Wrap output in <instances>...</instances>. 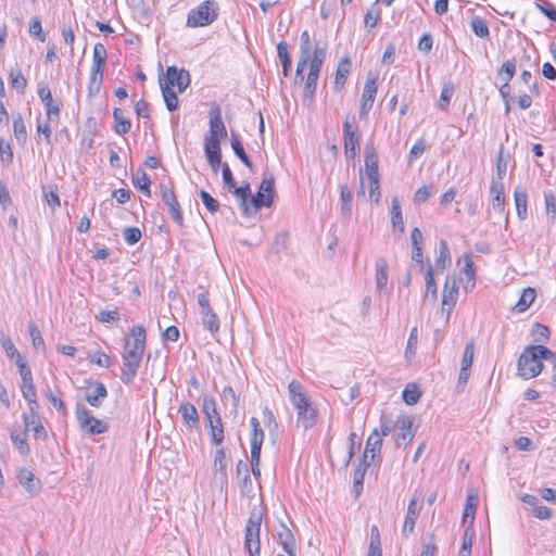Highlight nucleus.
I'll use <instances>...</instances> for the list:
<instances>
[{
    "instance_id": "1",
    "label": "nucleus",
    "mask_w": 556,
    "mask_h": 556,
    "mask_svg": "<svg viewBox=\"0 0 556 556\" xmlns=\"http://www.w3.org/2000/svg\"><path fill=\"white\" fill-rule=\"evenodd\" d=\"M146 341L147 331L141 325L132 326L124 339L121 369V380L124 384L132 383L136 378L146 351Z\"/></svg>"
},
{
    "instance_id": "2",
    "label": "nucleus",
    "mask_w": 556,
    "mask_h": 556,
    "mask_svg": "<svg viewBox=\"0 0 556 556\" xmlns=\"http://www.w3.org/2000/svg\"><path fill=\"white\" fill-rule=\"evenodd\" d=\"M289 400L296 412V421L305 430L313 428L317 420V409L314 407L305 388L298 380L288 386Z\"/></svg>"
},
{
    "instance_id": "3",
    "label": "nucleus",
    "mask_w": 556,
    "mask_h": 556,
    "mask_svg": "<svg viewBox=\"0 0 556 556\" xmlns=\"http://www.w3.org/2000/svg\"><path fill=\"white\" fill-rule=\"evenodd\" d=\"M555 358V352L544 345H529L519 356L517 370L523 379H532L543 370L542 359Z\"/></svg>"
},
{
    "instance_id": "4",
    "label": "nucleus",
    "mask_w": 556,
    "mask_h": 556,
    "mask_svg": "<svg viewBox=\"0 0 556 556\" xmlns=\"http://www.w3.org/2000/svg\"><path fill=\"white\" fill-rule=\"evenodd\" d=\"M245 216L255 214L261 207H269L273 204L275 188L274 178H264L256 194L252 195L251 188L245 182Z\"/></svg>"
},
{
    "instance_id": "5",
    "label": "nucleus",
    "mask_w": 556,
    "mask_h": 556,
    "mask_svg": "<svg viewBox=\"0 0 556 556\" xmlns=\"http://www.w3.org/2000/svg\"><path fill=\"white\" fill-rule=\"evenodd\" d=\"M263 515L264 507L261 504H254L245 526V548L250 556H260V530Z\"/></svg>"
},
{
    "instance_id": "6",
    "label": "nucleus",
    "mask_w": 556,
    "mask_h": 556,
    "mask_svg": "<svg viewBox=\"0 0 556 556\" xmlns=\"http://www.w3.org/2000/svg\"><path fill=\"white\" fill-rule=\"evenodd\" d=\"M202 413L207 420L213 443L215 445L220 444L224 440V429L220 416L216 410L215 401L212 396L205 395L203 397Z\"/></svg>"
},
{
    "instance_id": "7",
    "label": "nucleus",
    "mask_w": 556,
    "mask_h": 556,
    "mask_svg": "<svg viewBox=\"0 0 556 556\" xmlns=\"http://www.w3.org/2000/svg\"><path fill=\"white\" fill-rule=\"evenodd\" d=\"M250 425L252 428V432L250 435L251 469L255 477H260L261 470H260L258 465H260V458H261V448H262V445L264 442L265 434H264V431L261 427L258 419H256L255 417L251 418Z\"/></svg>"
},
{
    "instance_id": "8",
    "label": "nucleus",
    "mask_w": 556,
    "mask_h": 556,
    "mask_svg": "<svg viewBox=\"0 0 556 556\" xmlns=\"http://www.w3.org/2000/svg\"><path fill=\"white\" fill-rule=\"evenodd\" d=\"M75 414L80 429L90 435L102 434L109 429L105 422L93 417L83 404L76 405Z\"/></svg>"
},
{
    "instance_id": "9",
    "label": "nucleus",
    "mask_w": 556,
    "mask_h": 556,
    "mask_svg": "<svg viewBox=\"0 0 556 556\" xmlns=\"http://www.w3.org/2000/svg\"><path fill=\"white\" fill-rule=\"evenodd\" d=\"M217 17L213 9V2L204 1L188 13L187 25L190 27L207 26Z\"/></svg>"
},
{
    "instance_id": "10",
    "label": "nucleus",
    "mask_w": 556,
    "mask_h": 556,
    "mask_svg": "<svg viewBox=\"0 0 556 556\" xmlns=\"http://www.w3.org/2000/svg\"><path fill=\"white\" fill-rule=\"evenodd\" d=\"M344 153L346 159H354L359 148L361 136L355 118H345L343 123Z\"/></svg>"
},
{
    "instance_id": "11",
    "label": "nucleus",
    "mask_w": 556,
    "mask_h": 556,
    "mask_svg": "<svg viewBox=\"0 0 556 556\" xmlns=\"http://www.w3.org/2000/svg\"><path fill=\"white\" fill-rule=\"evenodd\" d=\"M190 81L189 72L184 68L178 70L176 66H168L165 76L159 80L160 85L166 84L169 88L177 87L179 92H184L189 87Z\"/></svg>"
},
{
    "instance_id": "12",
    "label": "nucleus",
    "mask_w": 556,
    "mask_h": 556,
    "mask_svg": "<svg viewBox=\"0 0 556 556\" xmlns=\"http://www.w3.org/2000/svg\"><path fill=\"white\" fill-rule=\"evenodd\" d=\"M422 508V496L419 494L418 496L414 495L408 503L407 513L404 519V523L402 526V536L408 538L415 529L416 521L419 517V514Z\"/></svg>"
},
{
    "instance_id": "13",
    "label": "nucleus",
    "mask_w": 556,
    "mask_h": 556,
    "mask_svg": "<svg viewBox=\"0 0 556 556\" xmlns=\"http://www.w3.org/2000/svg\"><path fill=\"white\" fill-rule=\"evenodd\" d=\"M161 198L168 207L172 219L179 226L184 223L182 212L172 187L161 184Z\"/></svg>"
},
{
    "instance_id": "14",
    "label": "nucleus",
    "mask_w": 556,
    "mask_h": 556,
    "mask_svg": "<svg viewBox=\"0 0 556 556\" xmlns=\"http://www.w3.org/2000/svg\"><path fill=\"white\" fill-rule=\"evenodd\" d=\"M37 93L46 108L48 121H58L60 117L61 103L53 101L48 85L43 83L39 84Z\"/></svg>"
},
{
    "instance_id": "15",
    "label": "nucleus",
    "mask_w": 556,
    "mask_h": 556,
    "mask_svg": "<svg viewBox=\"0 0 556 556\" xmlns=\"http://www.w3.org/2000/svg\"><path fill=\"white\" fill-rule=\"evenodd\" d=\"M301 49H300V58L296 66L295 73V81H304V70L306 68L309 61V51H311V37L307 30L302 31L301 34Z\"/></svg>"
},
{
    "instance_id": "16",
    "label": "nucleus",
    "mask_w": 556,
    "mask_h": 556,
    "mask_svg": "<svg viewBox=\"0 0 556 556\" xmlns=\"http://www.w3.org/2000/svg\"><path fill=\"white\" fill-rule=\"evenodd\" d=\"M204 152L214 172H217L222 164L220 139L205 136Z\"/></svg>"
},
{
    "instance_id": "17",
    "label": "nucleus",
    "mask_w": 556,
    "mask_h": 556,
    "mask_svg": "<svg viewBox=\"0 0 556 556\" xmlns=\"http://www.w3.org/2000/svg\"><path fill=\"white\" fill-rule=\"evenodd\" d=\"M22 419L27 430L34 432L36 439H46L47 432L40 420L38 409L23 413Z\"/></svg>"
},
{
    "instance_id": "18",
    "label": "nucleus",
    "mask_w": 556,
    "mask_h": 556,
    "mask_svg": "<svg viewBox=\"0 0 556 556\" xmlns=\"http://www.w3.org/2000/svg\"><path fill=\"white\" fill-rule=\"evenodd\" d=\"M475 355V343L473 341H469L466 343L463 357H462V367L458 376V383L466 384L470 377V368L472 366Z\"/></svg>"
},
{
    "instance_id": "19",
    "label": "nucleus",
    "mask_w": 556,
    "mask_h": 556,
    "mask_svg": "<svg viewBox=\"0 0 556 556\" xmlns=\"http://www.w3.org/2000/svg\"><path fill=\"white\" fill-rule=\"evenodd\" d=\"M227 136L226 127L222 119L219 106L214 105L210 111V131L207 137L223 139Z\"/></svg>"
},
{
    "instance_id": "20",
    "label": "nucleus",
    "mask_w": 556,
    "mask_h": 556,
    "mask_svg": "<svg viewBox=\"0 0 556 556\" xmlns=\"http://www.w3.org/2000/svg\"><path fill=\"white\" fill-rule=\"evenodd\" d=\"M106 397L108 389L104 383L94 381L87 388L85 399L89 405L100 407Z\"/></svg>"
},
{
    "instance_id": "21",
    "label": "nucleus",
    "mask_w": 556,
    "mask_h": 556,
    "mask_svg": "<svg viewBox=\"0 0 556 556\" xmlns=\"http://www.w3.org/2000/svg\"><path fill=\"white\" fill-rule=\"evenodd\" d=\"M18 483L30 494L36 495L41 489V483L33 471L26 468H22L17 472Z\"/></svg>"
},
{
    "instance_id": "22",
    "label": "nucleus",
    "mask_w": 556,
    "mask_h": 556,
    "mask_svg": "<svg viewBox=\"0 0 556 556\" xmlns=\"http://www.w3.org/2000/svg\"><path fill=\"white\" fill-rule=\"evenodd\" d=\"M222 165V176L223 181L226 187H228L229 191H232L237 197L238 204L241 208H243V186L237 187L231 169L227 163Z\"/></svg>"
},
{
    "instance_id": "23",
    "label": "nucleus",
    "mask_w": 556,
    "mask_h": 556,
    "mask_svg": "<svg viewBox=\"0 0 556 556\" xmlns=\"http://www.w3.org/2000/svg\"><path fill=\"white\" fill-rule=\"evenodd\" d=\"M351 68L352 63L349 56H344L339 61L333 81L334 91H341L343 89L351 73Z\"/></svg>"
},
{
    "instance_id": "24",
    "label": "nucleus",
    "mask_w": 556,
    "mask_h": 556,
    "mask_svg": "<svg viewBox=\"0 0 556 556\" xmlns=\"http://www.w3.org/2000/svg\"><path fill=\"white\" fill-rule=\"evenodd\" d=\"M413 421L409 417H399L395 421V427L399 429L396 435V444L401 445L412 442L414 433L412 431Z\"/></svg>"
},
{
    "instance_id": "25",
    "label": "nucleus",
    "mask_w": 556,
    "mask_h": 556,
    "mask_svg": "<svg viewBox=\"0 0 556 556\" xmlns=\"http://www.w3.org/2000/svg\"><path fill=\"white\" fill-rule=\"evenodd\" d=\"M458 295V285L455 278L446 277L443 293H442V305L448 306V311L452 309L457 300Z\"/></svg>"
},
{
    "instance_id": "26",
    "label": "nucleus",
    "mask_w": 556,
    "mask_h": 556,
    "mask_svg": "<svg viewBox=\"0 0 556 556\" xmlns=\"http://www.w3.org/2000/svg\"><path fill=\"white\" fill-rule=\"evenodd\" d=\"M108 52L103 43H96L92 53L91 73L103 75Z\"/></svg>"
},
{
    "instance_id": "27",
    "label": "nucleus",
    "mask_w": 556,
    "mask_h": 556,
    "mask_svg": "<svg viewBox=\"0 0 556 556\" xmlns=\"http://www.w3.org/2000/svg\"><path fill=\"white\" fill-rule=\"evenodd\" d=\"M319 73H320L319 71L309 68V73L305 79L303 103L306 106H311L314 102V94L316 91L317 79H318Z\"/></svg>"
},
{
    "instance_id": "28",
    "label": "nucleus",
    "mask_w": 556,
    "mask_h": 556,
    "mask_svg": "<svg viewBox=\"0 0 556 556\" xmlns=\"http://www.w3.org/2000/svg\"><path fill=\"white\" fill-rule=\"evenodd\" d=\"M178 412L180 413L185 425H187L190 429L199 427V414L193 404L189 402L181 403Z\"/></svg>"
},
{
    "instance_id": "29",
    "label": "nucleus",
    "mask_w": 556,
    "mask_h": 556,
    "mask_svg": "<svg viewBox=\"0 0 556 556\" xmlns=\"http://www.w3.org/2000/svg\"><path fill=\"white\" fill-rule=\"evenodd\" d=\"M365 166L367 178L379 177L378 154L372 144L365 148Z\"/></svg>"
},
{
    "instance_id": "30",
    "label": "nucleus",
    "mask_w": 556,
    "mask_h": 556,
    "mask_svg": "<svg viewBox=\"0 0 556 556\" xmlns=\"http://www.w3.org/2000/svg\"><path fill=\"white\" fill-rule=\"evenodd\" d=\"M490 192L492 194L493 208L503 213L505 207L504 184L501 181H491Z\"/></svg>"
},
{
    "instance_id": "31",
    "label": "nucleus",
    "mask_w": 556,
    "mask_h": 556,
    "mask_svg": "<svg viewBox=\"0 0 556 556\" xmlns=\"http://www.w3.org/2000/svg\"><path fill=\"white\" fill-rule=\"evenodd\" d=\"M381 445L382 438L379 434L378 430L375 429L367 439L363 458L367 460L368 455H370L371 459H374L380 453Z\"/></svg>"
},
{
    "instance_id": "32",
    "label": "nucleus",
    "mask_w": 556,
    "mask_h": 556,
    "mask_svg": "<svg viewBox=\"0 0 556 556\" xmlns=\"http://www.w3.org/2000/svg\"><path fill=\"white\" fill-rule=\"evenodd\" d=\"M391 223L394 230H399L400 233H403L405 230L401 203L397 197L392 199L391 203Z\"/></svg>"
},
{
    "instance_id": "33",
    "label": "nucleus",
    "mask_w": 556,
    "mask_h": 556,
    "mask_svg": "<svg viewBox=\"0 0 556 556\" xmlns=\"http://www.w3.org/2000/svg\"><path fill=\"white\" fill-rule=\"evenodd\" d=\"M114 118V130L117 135H125L131 128V123L124 116V112L119 108H115L113 111Z\"/></svg>"
},
{
    "instance_id": "34",
    "label": "nucleus",
    "mask_w": 556,
    "mask_h": 556,
    "mask_svg": "<svg viewBox=\"0 0 556 556\" xmlns=\"http://www.w3.org/2000/svg\"><path fill=\"white\" fill-rule=\"evenodd\" d=\"M535 296H536V292L533 288L523 289L514 309L518 313L526 312L530 307V305L534 302Z\"/></svg>"
},
{
    "instance_id": "35",
    "label": "nucleus",
    "mask_w": 556,
    "mask_h": 556,
    "mask_svg": "<svg viewBox=\"0 0 556 556\" xmlns=\"http://www.w3.org/2000/svg\"><path fill=\"white\" fill-rule=\"evenodd\" d=\"M515 204L517 210V215L520 219L527 218V191L525 188L518 186L515 188L514 192Z\"/></svg>"
},
{
    "instance_id": "36",
    "label": "nucleus",
    "mask_w": 556,
    "mask_h": 556,
    "mask_svg": "<svg viewBox=\"0 0 556 556\" xmlns=\"http://www.w3.org/2000/svg\"><path fill=\"white\" fill-rule=\"evenodd\" d=\"M388 283V263L383 257L376 261V286L378 290H382Z\"/></svg>"
},
{
    "instance_id": "37",
    "label": "nucleus",
    "mask_w": 556,
    "mask_h": 556,
    "mask_svg": "<svg viewBox=\"0 0 556 556\" xmlns=\"http://www.w3.org/2000/svg\"><path fill=\"white\" fill-rule=\"evenodd\" d=\"M162 96L166 105V109L170 112L176 111L179 106V101L176 92L173 88L167 87L166 84L160 85Z\"/></svg>"
},
{
    "instance_id": "38",
    "label": "nucleus",
    "mask_w": 556,
    "mask_h": 556,
    "mask_svg": "<svg viewBox=\"0 0 556 556\" xmlns=\"http://www.w3.org/2000/svg\"><path fill=\"white\" fill-rule=\"evenodd\" d=\"M200 314L203 327L212 334L216 333L219 330V319L213 309H208Z\"/></svg>"
},
{
    "instance_id": "39",
    "label": "nucleus",
    "mask_w": 556,
    "mask_h": 556,
    "mask_svg": "<svg viewBox=\"0 0 556 556\" xmlns=\"http://www.w3.org/2000/svg\"><path fill=\"white\" fill-rule=\"evenodd\" d=\"M277 54L282 64L283 76L287 77L291 67V58L289 55L288 45L286 41H280L277 45Z\"/></svg>"
},
{
    "instance_id": "40",
    "label": "nucleus",
    "mask_w": 556,
    "mask_h": 556,
    "mask_svg": "<svg viewBox=\"0 0 556 556\" xmlns=\"http://www.w3.org/2000/svg\"><path fill=\"white\" fill-rule=\"evenodd\" d=\"M475 535H476V533H475L473 527L467 526L464 531V534H463V542H462V547L459 551V556H470L471 555V547H472V542H473Z\"/></svg>"
},
{
    "instance_id": "41",
    "label": "nucleus",
    "mask_w": 556,
    "mask_h": 556,
    "mask_svg": "<svg viewBox=\"0 0 556 556\" xmlns=\"http://www.w3.org/2000/svg\"><path fill=\"white\" fill-rule=\"evenodd\" d=\"M132 184L135 188L144 192L148 197H150V185L151 180L146 172L138 170L132 175Z\"/></svg>"
},
{
    "instance_id": "42",
    "label": "nucleus",
    "mask_w": 556,
    "mask_h": 556,
    "mask_svg": "<svg viewBox=\"0 0 556 556\" xmlns=\"http://www.w3.org/2000/svg\"><path fill=\"white\" fill-rule=\"evenodd\" d=\"M341 214L344 217H350L352 213V192L348 186L340 188Z\"/></svg>"
},
{
    "instance_id": "43",
    "label": "nucleus",
    "mask_w": 556,
    "mask_h": 556,
    "mask_svg": "<svg viewBox=\"0 0 556 556\" xmlns=\"http://www.w3.org/2000/svg\"><path fill=\"white\" fill-rule=\"evenodd\" d=\"M478 501H479L478 496L472 495V494H469L466 498V505H465V509H464V514H463V521H464V523H466L467 519L470 518L468 526H471V527L473 525Z\"/></svg>"
},
{
    "instance_id": "44",
    "label": "nucleus",
    "mask_w": 556,
    "mask_h": 556,
    "mask_svg": "<svg viewBox=\"0 0 556 556\" xmlns=\"http://www.w3.org/2000/svg\"><path fill=\"white\" fill-rule=\"evenodd\" d=\"M470 27L477 37L488 38L490 35V29L486 24V21L480 16L472 17L470 22Z\"/></svg>"
},
{
    "instance_id": "45",
    "label": "nucleus",
    "mask_w": 556,
    "mask_h": 556,
    "mask_svg": "<svg viewBox=\"0 0 556 556\" xmlns=\"http://www.w3.org/2000/svg\"><path fill=\"white\" fill-rule=\"evenodd\" d=\"M326 58V48L325 47H316L313 51V55L309 53L308 64L309 68L319 71L321 70L323 63Z\"/></svg>"
},
{
    "instance_id": "46",
    "label": "nucleus",
    "mask_w": 556,
    "mask_h": 556,
    "mask_svg": "<svg viewBox=\"0 0 556 556\" xmlns=\"http://www.w3.org/2000/svg\"><path fill=\"white\" fill-rule=\"evenodd\" d=\"M21 391H22L23 397L28 403V409L29 410L38 409L39 405L37 402V394H36V389H35L34 383L27 384V386H21Z\"/></svg>"
},
{
    "instance_id": "47",
    "label": "nucleus",
    "mask_w": 556,
    "mask_h": 556,
    "mask_svg": "<svg viewBox=\"0 0 556 556\" xmlns=\"http://www.w3.org/2000/svg\"><path fill=\"white\" fill-rule=\"evenodd\" d=\"M10 83L12 85V88H14L18 93H23L25 91L27 81L20 68L11 70Z\"/></svg>"
},
{
    "instance_id": "48",
    "label": "nucleus",
    "mask_w": 556,
    "mask_h": 556,
    "mask_svg": "<svg viewBox=\"0 0 556 556\" xmlns=\"http://www.w3.org/2000/svg\"><path fill=\"white\" fill-rule=\"evenodd\" d=\"M349 442V451L343 462L345 468L349 467L353 456L355 455V452L361 448L362 444L359 437L355 432L350 433Z\"/></svg>"
},
{
    "instance_id": "49",
    "label": "nucleus",
    "mask_w": 556,
    "mask_h": 556,
    "mask_svg": "<svg viewBox=\"0 0 556 556\" xmlns=\"http://www.w3.org/2000/svg\"><path fill=\"white\" fill-rule=\"evenodd\" d=\"M13 132L18 142L25 143L27 140V130L21 114L13 118Z\"/></svg>"
},
{
    "instance_id": "50",
    "label": "nucleus",
    "mask_w": 556,
    "mask_h": 556,
    "mask_svg": "<svg viewBox=\"0 0 556 556\" xmlns=\"http://www.w3.org/2000/svg\"><path fill=\"white\" fill-rule=\"evenodd\" d=\"M402 396L407 405H415L419 401L421 393L416 384H407L403 390Z\"/></svg>"
},
{
    "instance_id": "51",
    "label": "nucleus",
    "mask_w": 556,
    "mask_h": 556,
    "mask_svg": "<svg viewBox=\"0 0 556 556\" xmlns=\"http://www.w3.org/2000/svg\"><path fill=\"white\" fill-rule=\"evenodd\" d=\"M377 93V78L375 76H367L362 99L366 101H375V97Z\"/></svg>"
},
{
    "instance_id": "52",
    "label": "nucleus",
    "mask_w": 556,
    "mask_h": 556,
    "mask_svg": "<svg viewBox=\"0 0 556 556\" xmlns=\"http://www.w3.org/2000/svg\"><path fill=\"white\" fill-rule=\"evenodd\" d=\"M451 264V256L447 243L442 240L440 242L439 256L437 260L438 269L444 270Z\"/></svg>"
},
{
    "instance_id": "53",
    "label": "nucleus",
    "mask_w": 556,
    "mask_h": 556,
    "mask_svg": "<svg viewBox=\"0 0 556 556\" xmlns=\"http://www.w3.org/2000/svg\"><path fill=\"white\" fill-rule=\"evenodd\" d=\"M263 420L269 431L270 437L276 439L278 431V422L276 421L274 413L268 407H265L263 410Z\"/></svg>"
},
{
    "instance_id": "54",
    "label": "nucleus",
    "mask_w": 556,
    "mask_h": 556,
    "mask_svg": "<svg viewBox=\"0 0 556 556\" xmlns=\"http://www.w3.org/2000/svg\"><path fill=\"white\" fill-rule=\"evenodd\" d=\"M425 282H426V293L431 294L432 299H437L438 289L437 283L433 277V268L430 263H428L426 274H425Z\"/></svg>"
},
{
    "instance_id": "55",
    "label": "nucleus",
    "mask_w": 556,
    "mask_h": 556,
    "mask_svg": "<svg viewBox=\"0 0 556 556\" xmlns=\"http://www.w3.org/2000/svg\"><path fill=\"white\" fill-rule=\"evenodd\" d=\"M11 440L13 445L17 448L20 454L26 456L29 453V445L27 443L26 434L25 433H11Z\"/></svg>"
},
{
    "instance_id": "56",
    "label": "nucleus",
    "mask_w": 556,
    "mask_h": 556,
    "mask_svg": "<svg viewBox=\"0 0 556 556\" xmlns=\"http://www.w3.org/2000/svg\"><path fill=\"white\" fill-rule=\"evenodd\" d=\"M454 93V86L452 84H445L442 87L438 106L440 110L445 111L450 104L451 98Z\"/></svg>"
},
{
    "instance_id": "57",
    "label": "nucleus",
    "mask_w": 556,
    "mask_h": 556,
    "mask_svg": "<svg viewBox=\"0 0 556 556\" xmlns=\"http://www.w3.org/2000/svg\"><path fill=\"white\" fill-rule=\"evenodd\" d=\"M417 344H418V330L416 327H414L410 330V333H409V337L407 340V345H406V350H405L406 358H410V357L415 356Z\"/></svg>"
},
{
    "instance_id": "58",
    "label": "nucleus",
    "mask_w": 556,
    "mask_h": 556,
    "mask_svg": "<svg viewBox=\"0 0 556 556\" xmlns=\"http://www.w3.org/2000/svg\"><path fill=\"white\" fill-rule=\"evenodd\" d=\"M535 7L551 21L556 23V9L547 0H536Z\"/></svg>"
},
{
    "instance_id": "59",
    "label": "nucleus",
    "mask_w": 556,
    "mask_h": 556,
    "mask_svg": "<svg viewBox=\"0 0 556 556\" xmlns=\"http://www.w3.org/2000/svg\"><path fill=\"white\" fill-rule=\"evenodd\" d=\"M103 75H99L90 72L89 84H88V96L91 98L96 96L101 88Z\"/></svg>"
},
{
    "instance_id": "60",
    "label": "nucleus",
    "mask_w": 556,
    "mask_h": 556,
    "mask_svg": "<svg viewBox=\"0 0 556 556\" xmlns=\"http://www.w3.org/2000/svg\"><path fill=\"white\" fill-rule=\"evenodd\" d=\"M124 240L127 244H136L142 237L141 230L137 227H127L124 230Z\"/></svg>"
},
{
    "instance_id": "61",
    "label": "nucleus",
    "mask_w": 556,
    "mask_h": 556,
    "mask_svg": "<svg viewBox=\"0 0 556 556\" xmlns=\"http://www.w3.org/2000/svg\"><path fill=\"white\" fill-rule=\"evenodd\" d=\"M200 198L204 204V206L211 212L215 213L219 208V203L216 199H214L207 191L201 190Z\"/></svg>"
},
{
    "instance_id": "62",
    "label": "nucleus",
    "mask_w": 556,
    "mask_h": 556,
    "mask_svg": "<svg viewBox=\"0 0 556 556\" xmlns=\"http://www.w3.org/2000/svg\"><path fill=\"white\" fill-rule=\"evenodd\" d=\"M29 34L38 38L41 42L46 41V35L42 30L41 22L38 17L31 18L29 23Z\"/></svg>"
},
{
    "instance_id": "63",
    "label": "nucleus",
    "mask_w": 556,
    "mask_h": 556,
    "mask_svg": "<svg viewBox=\"0 0 556 556\" xmlns=\"http://www.w3.org/2000/svg\"><path fill=\"white\" fill-rule=\"evenodd\" d=\"M545 211L552 218H556V197L552 192H544Z\"/></svg>"
},
{
    "instance_id": "64",
    "label": "nucleus",
    "mask_w": 556,
    "mask_h": 556,
    "mask_svg": "<svg viewBox=\"0 0 556 556\" xmlns=\"http://www.w3.org/2000/svg\"><path fill=\"white\" fill-rule=\"evenodd\" d=\"M0 343L5 355L9 358L13 359L15 356H18L20 352L17 351L13 341L9 337H2Z\"/></svg>"
}]
</instances>
